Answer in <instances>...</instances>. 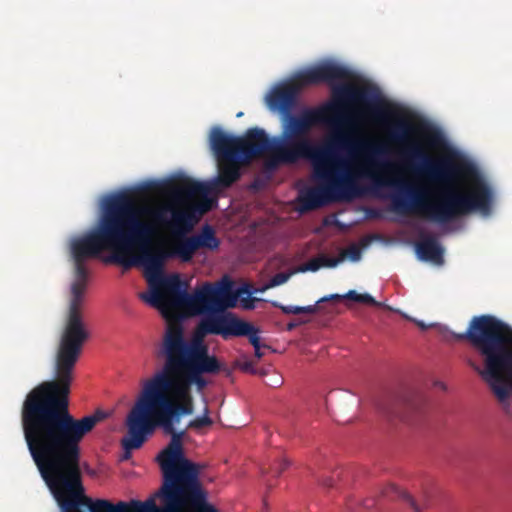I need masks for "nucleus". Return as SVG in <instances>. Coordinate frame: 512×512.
<instances>
[{
    "mask_svg": "<svg viewBox=\"0 0 512 512\" xmlns=\"http://www.w3.org/2000/svg\"><path fill=\"white\" fill-rule=\"evenodd\" d=\"M149 228L132 215L128 194L120 193L106 199L97 225L71 243L75 280L59 337L54 360V379L42 382L26 396L21 418L71 414L69 394L73 372L81 356L90 331L84 315L88 271L85 261L102 252H110L111 259L125 267L140 266L134 260L137 242L146 240Z\"/></svg>",
    "mask_w": 512,
    "mask_h": 512,
    "instance_id": "1",
    "label": "nucleus"
},
{
    "mask_svg": "<svg viewBox=\"0 0 512 512\" xmlns=\"http://www.w3.org/2000/svg\"><path fill=\"white\" fill-rule=\"evenodd\" d=\"M168 383L150 378L142 394L127 415V435L121 440L124 459L132 450L139 449L155 426L171 436L169 444L157 455L163 483L158 492L165 512H206L216 510L207 503V491L201 480V465L189 460L184 453L182 439L186 430L176 431L175 425L184 415L194 412V404L169 390Z\"/></svg>",
    "mask_w": 512,
    "mask_h": 512,
    "instance_id": "2",
    "label": "nucleus"
},
{
    "mask_svg": "<svg viewBox=\"0 0 512 512\" xmlns=\"http://www.w3.org/2000/svg\"><path fill=\"white\" fill-rule=\"evenodd\" d=\"M106 417L94 414L75 418L72 414L21 418L25 442L42 478L62 512H127L128 504L113 505L85 495L80 469L84 437Z\"/></svg>",
    "mask_w": 512,
    "mask_h": 512,
    "instance_id": "3",
    "label": "nucleus"
},
{
    "mask_svg": "<svg viewBox=\"0 0 512 512\" xmlns=\"http://www.w3.org/2000/svg\"><path fill=\"white\" fill-rule=\"evenodd\" d=\"M334 104L304 108L297 117H290L282 125L278 137L269 139L266 132L258 127L249 128L242 137L234 136L215 127L210 133V145L214 154L228 160H251L270 152L280 163L294 164L308 155L310 132L321 124L352 126L360 117L358 110L343 114L347 104H367L372 99L370 89L351 84L341 85L333 90Z\"/></svg>",
    "mask_w": 512,
    "mask_h": 512,
    "instance_id": "4",
    "label": "nucleus"
},
{
    "mask_svg": "<svg viewBox=\"0 0 512 512\" xmlns=\"http://www.w3.org/2000/svg\"><path fill=\"white\" fill-rule=\"evenodd\" d=\"M128 202L133 217L150 230L146 240L137 242L138 253L134 258L144 268L148 282L162 273L167 259L178 258L188 263L198 250L215 251L220 246L215 230L208 224L196 234H183L192 227L194 213H198L193 204L179 208L170 204H138L129 194Z\"/></svg>",
    "mask_w": 512,
    "mask_h": 512,
    "instance_id": "5",
    "label": "nucleus"
},
{
    "mask_svg": "<svg viewBox=\"0 0 512 512\" xmlns=\"http://www.w3.org/2000/svg\"><path fill=\"white\" fill-rule=\"evenodd\" d=\"M413 126L404 120L397 121L390 131V138L403 146L402 155L409 167L424 174L430 180L443 184L439 196L430 201L422 189L403 181H385L375 177L378 185L397 187L399 194L392 196L391 209L402 215L419 213L435 222L446 223L459 216L469 214L468 201L463 191L455 190L451 184L460 173V169L449 160H433L423 146L411 139Z\"/></svg>",
    "mask_w": 512,
    "mask_h": 512,
    "instance_id": "6",
    "label": "nucleus"
},
{
    "mask_svg": "<svg viewBox=\"0 0 512 512\" xmlns=\"http://www.w3.org/2000/svg\"><path fill=\"white\" fill-rule=\"evenodd\" d=\"M338 149H347L351 153L361 152L370 156H382L386 153L383 145L361 140L351 141L343 134H337L333 140L317 147L312 139L309 151L302 159H310L314 177L319 184L300 192L301 211H312L335 201H349L359 194L355 179L346 168V162L337 154Z\"/></svg>",
    "mask_w": 512,
    "mask_h": 512,
    "instance_id": "7",
    "label": "nucleus"
},
{
    "mask_svg": "<svg viewBox=\"0 0 512 512\" xmlns=\"http://www.w3.org/2000/svg\"><path fill=\"white\" fill-rule=\"evenodd\" d=\"M156 356L164 360L163 367L151 378L158 383H168L178 399L194 404L192 385L202 391L207 386L204 374H217L226 369L216 356L209 354L208 347L201 342L189 343L179 326H169L162 338Z\"/></svg>",
    "mask_w": 512,
    "mask_h": 512,
    "instance_id": "8",
    "label": "nucleus"
},
{
    "mask_svg": "<svg viewBox=\"0 0 512 512\" xmlns=\"http://www.w3.org/2000/svg\"><path fill=\"white\" fill-rule=\"evenodd\" d=\"M151 291L141 293L140 299L161 310L163 313L170 308H179L188 315H204L210 317L227 313L226 309L236 305L241 291L233 290V282L224 277L221 281L206 282L201 287L188 293L186 285L178 275L154 276L149 282Z\"/></svg>",
    "mask_w": 512,
    "mask_h": 512,
    "instance_id": "9",
    "label": "nucleus"
},
{
    "mask_svg": "<svg viewBox=\"0 0 512 512\" xmlns=\"http://www.w3.org/2000/svg\"><path fill=\"white\" fill-rule=\"evenodd\" d=\"M487 385L504 407L512 395V327L487 315Z\"/></svg>",
    "mask_w": 512,
    "mask_h": 512,
    "instance_id": "10",
    "label": "nucleus"
},
{
    "mask_svg": "<svg viewBox=\"0 0 512 512\" xmlns=\"http://www.w3.org/2000/svg\"><path fill=\"white\" fill-rule=\"evenodd\" d=\"M351 78V72L344 66L325 62L297 72L290 80L275 86L266 96V103L270 110L278 111L283 116L282 125L290 117L301 90L310 85L320 83L333 84Z\"/></svg>",
    "mask_w": 512,
    "mask_h": 512,
    "instance_id": "11",
    "label": "nucleus"
},
{
    "mask_svg": "<svg viewBox=\"0 0 512 512\" xmlns=\"http://www.w3.org/2000/svg\"><path fill=\"white\" fill-rule=\"evenodd\" d=\"M218 160V175L209 183L199 182L191 178H184L179 183L173 185L172 192L174 196L184 199H196L193 208L201 216L213 207L214 200L209 197L212 192L231 187L241 177L240 160H228L215 154Z\"/></svg>",
    "mask_w": 512,
    "mask_h": 512,
    "instance_id": "12",
    "label": "nucleus"
},
{
    "mask_svg": "<svg viewBox=\"0 0 512 512\" xmlns=\"http://www.w3.org/2000/svg\"><path fill=\"white\" fill-rule=\"evenodd\" d=\"M197 332L202 336L219 335L224 340L246 336L254 350L260 348L259 329L253 324L238 318L234 313L202 318L197 326Z\"/></svg>",
    "mask_w": 512,
    "mask_h": 512,
    "instance_id": "13",
    "label": "nucleus"
},
{
    "mask_svg": "<svg viewBox=\"0 0 512 512\" xmlns=\"http://www.w3.org/2000/svg\"><path fill=\"white\" fill-rule=\"evenodd\" d=\"M426 399L416 393L391 394L383 397L377 404L379 411L389 420H399L414 424L426 411Z\"/></svg>",
    "mask_w": 512,
    "mask_h": 512,
    "instance_id": "14",
    "label": "nucleus"
},
{
    "mask_svg": "<svg viewBox=\"0 0 512 512\" xmlns=\"http://www.w3.org/2000/svg\"><path fill=\"white\" fill-rule=\"evenodd\" d=\"M463 193L468 201L467 207L470 213L475 211L482 215L491 213L494 198L492 187L477 172L473 171Z\"/></svg>",
    "mask_w": 512,
    "mask_h": 512,
    "instance_id": "15",
    "label": "nucleus"
},
{
    "mask_svg": "<svg viewBox=\"0 0 512 512\" xmlns=\"http://www.w3.org/2000/svg\"><path fill=\"white\" fill-rule=\"evenodd\" d=\"M341 299H349L359 303H365L373 306H381V303L377 302L370 294L364 293L359 294L355 290L348 291L345 295L339 294H331L329 296H324L319 299L316 304L308 305V306H293V305H283L279 302H272V305L276 308H279L284 314H314L317 312V304L321 302H326L330 300H341Z\"/></svg>",
    "mask_w": 512,
    "mask_h": 512,
    "instance_id": "16",
    "label": "nucleus"
},
{
    "mask_svg": "<svg viewBox=\"0 0 512 512\" xmlns=\"http://www.w3.org/2000/svg\"><path fill=\"white\" fill-rule=\"evenodd\" d=\"M415 248L419 259L423 261L432 262L438 265L442 264L444 261V250L439 244L437 238L433 235L423 236L416 243Z\"/></svg>",
    "mask_w": 512,
    "mask_h": 512,
    "instance_id": "17",
    "label": "nucleus"
},
{
    "mask_svg": "<svg viewBox=\"0 0 512 512\" xmlns=\"http://www.w3.org/2000/svg\"><path fill=\"white\" fill-rule=\"evenodd\" d=\"M382 494L383 496L388 497L390 499L399 498L404 500L414 510V512H423V509L429 507L428 501L426 499L422 503H419L406 491L400 489L395 485L386 486L383 489Z\"/></svg>",
    "mask_w": 512,
    "mask_h": 512,
    "instance_id": "18",
    "label": "nucleus"
},
{
    "mask_svg": "<svg viewBox=\"0 0 512 512\" xmlns=\"http://www.w3.org/2000/svg\"><path fill=\"white\" fill-rule=\"evenodd\" d=\"M213 424V420L209 417V409L205 406L203 415L200 417H196L188 423V429H202L204 427L211 426Z\"/></svg>",
    "mask_w": 512,
    "mask_h": 512,
    "instance_id": "19",
    "label": "nucleus"
},
{
    "mask_svg": "<svg viewBox=\"0 0 512 512\" xmlns=\"http://www.w3.org/2000/svg\"><path fill=\"white\" fill-rule=\"evenodd\" d=\"M129 505L133 512H157V506L153 499H148L145 502L132 500Z\"/></svg>",
    "mask_w": 512,
    "mask_h": 512,
    "instance_id": "20",
    "label": "nucleus"
},
{
    "mask_svg": "<svg viewBox=\"0 0 512 512\" xmlns=\"http://www.w3.org/2000/svg\"><path fill=\"white\" fill-rule=\"evenodd\" d=\"M296 273V270H292L289 272H280L275 274L269 281V284L266 286V288L276 287L279 285H282L286 283L290 277Z\"/></svg>",
    "mask_w": 512,
    "mask_h": 512,
    "instance_id": "21",
    "label": "nucleus"
},
{
    "mask_svg": "<svg viewBox=\"0 0 512 512\" xmlns=\"http://www.w3.org/2000/svg\"><path fill=\"white\" fill-rule=\"evenodd\" d=\"M321 267H323V264L321 263V258L317 257V258H313V259L309 260L305 264H302L301 266H299L295 270H296V273L297 272L304 273V272H307V271L315 272V271L319 270Z\"/></svg>",
    "mask_w": 512,
    "mask_h": 512,
    "instance_id": "22",
    "label": "nucleus"
},
{
    "mask_svg": "<svg viewBox=\"0 0 512 512\" xmlns=\"http://www.w3.org/2000/svg\"><path fill=\"white\" fill-rule=\"evenodd\" d=\"M341 254L345 255V258H349L353 262H357L361 259V248L357 244H351L347 249L343 250Z\"/></svg>",
    "mask_w": 512,
    "mask_h": 512,
    "instance_id": "23",
    "label": "nucleus"
},
{
    "mask_svg": "<svg viewBox=\"0 0 512 512\" xmlns=\"http://www.w3.org/2000/svg\"><path fill=\"white\" fill-rule=\"evenodd\" d=\"M320 258H321V263L323 264V267L334 268L345 259V255L340 254L339 257H328V256L322 255V256H320Z\"/></svg>",
    "mask_w": 512,
    "mask_h": 512,
    "instance_id": "24",
    "label": "nucleus"
},
{
    "mask_svg": "<svg viewBox=\"0 0 512 512\" xmlns=\"http://www.w3.org/2000/svg\"><path fill=\"white\" fill-rule=\"evenodd\" d=\"M289 466V462L287 459L283 458L279 460L275 465L271 467L272 473L275 477L280 476V474Z\"/></svg>",
    "mask_w": 512,
    "mask_h": 512,
    "instance_id": "25",
    "label": "nucleus"
},
{
    "mask_svg": "<svg viewBox=\"0 0 512 512\" xmlns=\"http://www.w3.org/2000/svg\"><path fill=\"white\" fill-rule=\"evenodd\" d=\"M322 485H323L324 487H328V488L333 487V479H332V478H330V477H328V478L324 479V480L322 481Z\"/></svg>",
    "mask_w": 512,
    "mask_h": 512,
    "instance_id": "26",
    "label": "nucleus"
},
{
    "mask_svg": "<svg viewBox=\"0 0 512 512\" xmlns=\"http://www.w3.org/2000/svg\"><path fill=\"white\" fill-rule=\"evenodd\" d=\"M156 187H157V184L155 182H149L146 184L145 189L154 190Z\"/></svg>",
    "mask_w": 512,
    "mask_h": 512,
    "instance_id": "27",
    "label": "nucleus"
},
{
    "mask_svg": "<svg viewBox=\"0 0 512 512\" xmlns=\"http://www.w3.org/2000/svg\"><path fill=\"white\" fill-rule=\"evenodd\" d=\"M297 325H298V323H296V322H289V323L287 324L286 329H287V331H292L293 329H295V327H296Z\"/></svg>",
    "mask_w": 512,
    "mask_h": 512,
    "instance_id": "28",
    "label": "nucleus"
},
{
    "mask_svg": "<svg viewBox=\"0 0 512 512\" xmlns=\"http://www.w3.org/2000/svg\"><path fill=\"white\" fill-rule=\"evenodd\" d=\"M415 323L417 324L418 327H420L422 330H426L428 328V326L422 322V321H415Z\"/></svg>",
    "mask_w": 512,
    "mask_h": 512,
    "instance_id": "29",
    "label": "nucleus"
},
{
    "mask_svg": "<svg viewBox=\"0 0 512 512\" xmlns=\"http://www.w3.org/2000/svg\"><path fill=\"white\" fill-rule=\"evenodd\" d=\"M251 368H252V364H251V363H248V362H247V363H245V364L242 366V369H243L244 371H250V370H251Z\"/></svg>",
    "mask_w": 512,
    "mask_h": 512,
    "instance_id": "30",
    "label": "nucleus"
},
{
    "mask_svg": "<svg viewBox=\"0 0 512 512\" xmlns=\"http://www.w3.org/2000/svg\"><path fill=\"white\" fill-rule=\"evenodd\" d=\"M374 111H375V113H376L377 115H379V116L384 115V112H383L382 110L378 109V108H375V109H374Z\"/></svg>",
    "mask_w": 512,
    "mask_h": 512,
    "instance_id": "31",
    "label": "nucleus"
},
{
    "mask_svg": "<svg viewBox=\"0 0 512 512\" xmlns=\"http://www.w3.org/2000/svg\"><path fill=\"white\" fill-rule=\"evenodd\" d=\"M262 355H263V354L261 353L260 349H259V350H255V356H256L257 358H259V359H260V358L262 357Z\"/></svg>",
    "mask_w": 512,
    "mask_h": 512,
    "instance_id": "32",
    "label": "nucleus"
},
{
    "mask_svg": "<svg viewBox=\"0 0 512 512\" xmlns=\"http://www.w3.org/2000/svg\"><path fill=\"white\" fill-rule=\"evenodd\" d=\"M364 506H365V508H371V507H372V504H370V503H369V501H366V502L364 503Z\"/></svg>",
    "mask_w": 512,
    "mask_h": 512,
    "instance_id": "33",
    "label": "nucleus"
},
{
    "mask_svg": "<svg viewBox=\"0 0 512 512\" xmlns=\"http://www.w3.org/2000/svg\"><path fill=\"white\" fill-rule=\"evenodd\" d=\"M244 307L250 309V308L253 307V305H251V304H244Z\"/></svg>",
    "mask_w": 512,
    "mask_h": 512,
    "instance_id": "34",
    "label": "nucleus"
},
{
    "mask_svg": "<svg viewBox=\"0 0 512 512\" xmlns=\"http://www.w3.org/2000/svg\"><path fill=\"white\" fill-rule=\"evenodd\" d=\"M372 165H374V163H373L371 160H369V161L367 162V166H372Z\"/></svg>",
    "mask_w": 512,
    "mask_h": 512,
    "instance_id": "35",
    "label": "nucleus"
},
{
    "mask_svg": "<svg viewBox=\"0 0 512 512\" xmlns=\"http://www.w3.org/2000/svg\"><path fill=\"white\" fill-rule=\"evenodd\" d=\"M438 385H439L441 388L445 389V385H444L443 383H438Z\"/></svg>",
    "mask_w": 512,
    "mask_h": 512,
    "instance_id": "36",
    "label": "nucleus"
},
{
    "mask_svg": "<svg viewBox=\"0 0 512 512\" xmlns=\"http://www.w3.org/2000/svg\"><path fill=\"white\" fill-rule=\"evenodd\" d=\"M242 115H243V112H239V113H237V115H236V116H237V117H241Z\"/></svg>",
    "mask_w": 512,
    "mask_h": 512,
    "instance_id": "37",
    "label": "nucleus"
},
{
    "mask_svg": "<svg viewBox=\"0 0 512 512\" xmlns=\"http://www.w3.org/2000/svg\"><path fill=\"white\" fill-rule=\"evenodd\" d=\"M206 512H218L217 510H212V509H209L208 511Z\"/></svg>",
    "mask_w": 512,
    "mask_h": 512,
    "instance_id": "38",
    "label": "nucleus"
}]
</instances>
